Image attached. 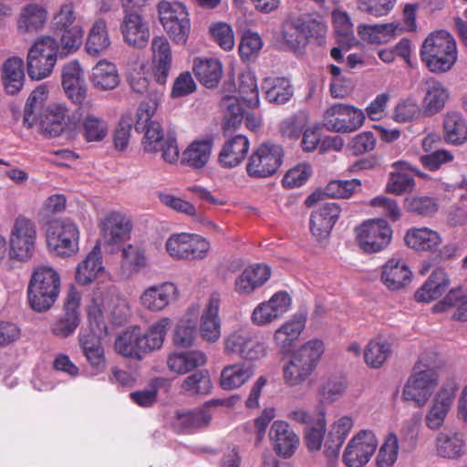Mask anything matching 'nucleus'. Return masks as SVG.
I'll list each match as a JSON object with an SVG mask.
<instances>
[{
    "mask_svg": "<svg viewBox=\"0 0 467 467\" xmlns=\"http://www.w3.org/2000/svg\"><path fill=\"white\" fill-rule=\"evenodd\" d=\"M58 54V41L49 36L36 39L26 54L27 75L32 80H42L50 77L54 71Z\"/></svg>",
    "mask_w": 467,
    "mask_h": 467,
    "instance_id": "obj_7",
    "label": "nucleus"
},
{
    "mask_svg": "<svg viewBox=\"0 0 467 467\" xmlns=\"http://www.w3.org/2000/svg\"><path fill=\"white\" fill-rule=\"evenodd\" d=\"M346 389L347 382L341 377L331 376L324 379L317 390L320 402L325 405H330L337 401L344 395Z\"/></svg>",
    "mask_w": 467,
    "mask_h": 467,
    "instance_id": "obj_55",
    "label": "nucleus"
},
{
    "mask_svg": "<svg viewBox=\"0 0 467 467\" xmlns=\"http://www.w3.org/2000/svg\"><path fill=\"white\" fill-rule=\"evenodd\" d=\"M403 28L398 23L360 25L358 36L362 40L371 44H385L401 34Z\"/></svg>",
    "mask_w": 467,
    "mask_h": 467,
    "instance_id": "obj_41",
    "label": "nucleus"
},
{
    "mask_svg": "<svg viewBox=\"0 0 467 467\" xmlns=\"http://www.w3.org/2000/svg\"><path fill=\"white\" fill-rule=\"evenodd\" d=\"M459 383L455 379L445 381L434 395L425 414V425L431 431L440 430L445 423L456 398Z\"/></svg>",
    "mask_w": 467,
    "mask_h": 467,
    "instance_id": "obj_17",
    "label": "nucleus"
},
{
    "mask_svg": "<svg viewBox=\"0 0 467 467\" xmlns=\"http://www.w3.org/2000/svg\"><path fill=\"white\" fill-rule=\"evenodd\" d=\"M427 88L422 99V110L426 116H432L441 111L450 97L448 88L435 79L426 82Z\"/></svg>",
    "mask_w": 467,
    "mask_h": 467,
    "instance_id": "obj_43",
    "label": "nucleus"
},
{
    "mask_svg": "<svg viewBox=\"0 0 467 467\" xmlns=\"http://www.w3.org/2000/svg\"><path fill=\"white\" fill-rule=\"evenodd\" d=\"M37 241L36 223L25 215H18L11 226L8 245L9 256L18 262L31 259L35 254Z\"/></svg>",
    "mask_w": 467,
    "mask_h": 467,
    "instance_id": "obj_9",
    "label": "nucleus"
},
{
    "mask_svg": "<svg viewBox=\"0 0 467 467\" xmlns=\"http://www.w3.org/2000/svg\"><path fill=\"white\" fill-rule=\"evenodd\" d=\"M151 64L149 67L150 75L156 82L164 85L170 74L172 63V53L168 39L163 36H154L150 44Z\"/></svg>",
    "mask_w": 467,
    "mask_h": 467,
    "instance_id": "obj_24",
    "label": "nucleus"
},
{
    "mask_svg": "<svg viewBox=\"0 0 467 467\" xmlns=\"http://www.w3.org/2000/svg\"><path fill=\"white\" fill-rule=\"evenodd\" d=\"M379 445L378 438L370 430H361L348 442L342 461L348 467H363L371 459Z\"/></svg>",
    "mask_w": 467,
    "mask_h": 467,
    "instance_id": "obj_18",
    "label": "nucleus"
},
{
    "mask_svg": "<svg viewBox=\"0 0 467 467\" xmlns=\"http://www.w3.org/2000/svg\"><path fill=\"white\" fill-rule=\"evenodd\" d=\"M340 215L336 202H324L313 211L310 217V231L318 242L326 241Z\"/></svg>",
    "mask_w": 467,
    "mask_h": 467,
    "instance_id": "obj_27",
    "label": "nucleus"
},
{
    "mask_svg": "<svg viewBox=\"0 0 467 467\" xmlns=\"http://www.w3.org/2000/svg\"><path fill=\"white\" fill-rule=\"evenodd\" d=\"M115 301L112 296L94 292L87 307L90 327L82 329L78 335L82 352L95 375L102 373L107 367L100 337L107 333V320L117 315Z\"/></svg>",
    "mask_w": 467,
    "mask_h": 467,
    "instance_id": "obj_1",
    "label": "nucleus"
},
{
    "mask_svg": "<svg viewBox=\"0 0 467 467\" xmlns=\"http://www.w3.org/2000/svg\"><path fill=\"white\" fill-rule=\"evenodd\" d=\"M200 306L192 304L184 317H182L177 324L173 333V343L182 348H189L192 346L197 337V327L194 319L187 317L191 315L195 317L199 314Z\"/></svg>",
    "mask_w": 467,
    "mask_h": 467,
    "instance_id": "obj_48",
    "label": "nucleus"
},
{
    "mask_svg": "<svg viewBox=\"0 0 467 467\" xmlns=\"http://www.w3.org/2000/svg\"><path fill=\"white\" fill-rule=\"evenodd\" d=\"M443 137L446 142L462 145L467 140V120L458 111H448L443 116Z\"/></svg>",
    "mask_w": 467,
    "mask_h": 467,
    "instance_id": "obj_46",
    "label": "nucleus"
},
{
    "mask_svg": "<svg viewBox=\"0 0 467 467\" xmlns=\"http://www.w3.org/2000/svg\"><path fill=\"white\" fill-rule=\"evenodd\" d=\"M164 249L173 260H202L209 253L210 243L199 234L179 233L167 238Z\"/></svg>",
    "mask_w": 467,
    "mask_h": 467,
    "instance_id": "obj_14",
    "label": "nucleus"
},
{
    "mask_svg": "<svg viewBox=\"0 0 467 467\" xmlns=\"http://www.w3.org/2000/svg\"><path fill=\"white\" fill-rule=\"evenodd\" d=\"M289 419L305 425L304 441L310 451H318L325 445L327 434V411L324 408L309 411L296 409L289 413Z\"/></svg>",
    "mask_w": 467,
    "mask_h": 467,
    "instance_id": "obj_12",
    "label": "nucleus"
},
{
    "mask_svg": "<svg viewBox=\"0 0 467 467\" xmlns=\"http://www.w3.org/2000/svg\"><path fill=\"white\" fill-rule=\"evenodd\" d=\"M213 140L210 137L192 141L183 150L182 162L194 170L202 169L211 159Z\"/></svg>",
    "mask_w": 467,
    "mask_h": 467,
    "instance_id": "obj_39",
    "label": "nucleus"
},
{
    "mask_svg": "<svg viewBox=\"0 0 467 467\" xmlns=\"http://www.w3.org/2000/svg\"><path fill=\"white\" fill-rule=\"evenodd\" d=\"M324 352L325 344L319 338L309 339L296 348L283 369L285 384L302 385L314 373Z\"/></svg>",
    "mask_w": 467,
    "mask_h": 467,
    "instance_id": "obj_5",
    "label": "nucleus"
},
{
    "mask_svg": "<svg viewBox=\"0 0 467 467\" xmlns=\"http://www.w3.org/2000/svg\"><path fill=\"white\" fill-rule=\"evenodd\" d=\"M249 140L244 135H235L227 140L219 153L218 162L225 169L238 166L245 158L249 150Z\"/></svg>",
    "mask_w": 467,
    "mask_h": 467,
    "instance_id": "obj_36",
    "label": "nucleus"
},
{
    "mask_svg": "<svg viewBox=\"0 0 467 467\" xmlns=\"http://www.w3.org/2000/svg\"><path fill=\"white\" fill-rule=\"evenodd\" d=\"M163 97V91L152 90L147 98L140 102L136 113L138 125L147 124L151 121V118L155 116L158 109L162 104Z\"/></svg>",
    "mask_w": 467,
    "mask_h": 467,
    "instance_id": "obj_62",
    "label": "nucleus"
},
{
    "mask_svg": "<svg viewBox=\"0 0 467 467\" xmlns=\"http://www.w3.org/2000/svg\"><path fill=\"white\" fill-rule=\"evenodd\" d=\"M391 345L384 337H379L371 339L364 349V359L368 366L379 368L389 358Z\"/></svg>",
    "mask_w": 467,
    "mask_h": 467,
    "instance_id": "obj_54",
    "label": "nucleus"
},
{
    "mask_svg": "<svg viewBox=\"0 0 467 467\" xmlns=\"http://www.w3.org/2000/svg\"><path fill=\"white\" fill-rule=\"evenodd\" d=\"M62 31L58 42V54L60 57H66L77 52L81 47L83 28L80 26H73Z\"/></svg>",
    "mask_w": 467,
    "mask_h": 467,
    "instance_id": "obj_60",
    "label": "nucleus"
},
{
    "mask_svg": "<svg viewBox=\"0 0 467 467\" xmlns=\"http://www.w3.org/2000/svg\"><path fill=\"white\" fill-rule=\"evenodd\" d=\"M145 125V133L141 140L144 151L155 153L161 150V143L166 140L161 125L158 121H150Z\"/></svg>",
    "mask_w": 467,
    "mask_h": 467,
    "instance_id": "obj_64",
    "label": "nucleus"
},
{
    "mask_svg": "<svg viewBox=\"0 0 467 467\" xmlns=\"http://www.w3.org/2000/svg\"><path fill=\"white\" fill-rule=\"evenodd\" d=\"M307 311L300 309L284 322L273 334L275 347L282 352L290 350L306 327Z\"/></svg>",
    "mask_w": 467,
    "mask_h": 467,
    "instance_id": "obj_25",
    "label": "nucleus"
},
{
    "mask_svg": "<svg viewBox=\"0 0 467 467\" xmlns=\"http://www.w3.org/2000/svg\"><path fill=\"white\" fill-rule=\"evenodd\" d=\"M221 108L225 111V117L229 119H233L234 124L244 120L245 126L253 130L261 126V117L253 113L244 112L239 104L238 99L235 97L223 98L221 102Z\"/></svg>",
    "mask_w": 467,
    "mask_h": 467,
    "instance_id": "obj_51",
    "label": "nucleus"
},
{
    "mask_svg": "<svg viewBox=\"0 0 467 467\" xmlns=\"http://www.w3.org/2000/svg\"><path fill=\"white\" fill-rule=\"evenodd\" d=\"M2 79L6 93L17 94L26 80L24 60L16 56L7 58L2 66Z\"/></svg>",
    "mask_w": 467,
    "mask_h": 467,
    "instance_id": "obj_40",
    "label": "nucleus"
},
{
    "mask_svg": "<svg viewBox=\"0 0 467 467\" xmlns=\"http://www.w3.org/2000/svg\"><path fill=\"white\" fill-rule=\"evenodd\" d=\"M238 93L240 99L250 108L259 106V92L255 76L253 72L246 70L239 75Z\"/></svg>",
    "mask_w": 467,
    "mask_h": 467,
    "instance_id": "obj_58",
    "label": "nucleus"
},
{
    "mask_svg": "<svg viewBox=\"0 0 467 467\" xmlns=\"http://www.w3.org/2000/svg\"><path fill=\"white\" fill-rule=\"evenodd\" d=\"M450 280L443 269L434 270L426 282L416 291L418 302H430L439 298L448 288Z\"/></svg>",
    "mask_w": 467,
    "mask_h": 467,
    "instance_id": "obj_44",
    "label": "nucleus"
},
{
    "mask_svg": "<svg viewBox=\"0 0 467 467\" xmlns=\"http://www.w3.org/2000/svg\"><path fill=\"white\" fill-rule=\"evenodd\" d=\"M282 36L285 43L291 49L305 47L307 43L302 25V18L288 19L283 24Z\"/></svg>",
    "mask_w": 467,
    "mask_h": 467,
    "instance_id": "obj_59",
    "label": "nucleus"
},
{
    "mask_svg": "<svg viewBox=\"0 0 467 467\" xmlns=\"http://www.w3.org/2000/svg\"><path fill=\"white\" fill-rule=\"evenodd\" d=\"M171 326V318L162 317L145 330L139 326L130 327L117 337L115 350L123 357L140 360L162 348Z\"/></svg>",
    "mask_w": 467,
    "mask_h": 467,
    "instance_id": "obj_2",
    "label": "nucleus"
},
{
    "mask_svg": "<svg viewBox=\"0 0 467 467\" xmlns=\"http://www.w3.org/2000/svg\"><path fill=\"white\" fill-rule=\"evenodd\" d=\"M254 373V367L245 362L229 364L221 371L220 386L226 390L236 389L245 384Z\"/></svg>",
    "mask_w": 467,
    "mask_h": 467,
    "instance_id": "obj_42",
    "label": "nucleus"
},
{
    "mask_svg": "<svg viewBox=\"0 0 467 467\" xmlns=\"http://www.w3.org/2000/svg\"><path fill=\"white\" fill-rule=\"evenodd\" d=\"M60 292V276L51 266L39 265L32 273L27 286V300L36 312L48 310Z\"/></svg>",
    "mask_w": 467,
    "mask_h": 467,
    "instance_id": "obj_6",
    "label": "nucleus"
},
{
    "mask_svg": "<svg viewBox=\"0 0 467 467\" xmlns=\"http://www.w3.org/2000/svg\"><path fill=\"white\" fill-rule=\"evenodd\" d=\"M47 245L57 256L67 258L78 254L79 250L78 226L69 221H55L47 231Z\"/></svg>",
    "mask_w": 467,
    "mask_h": 467,
    "instance_id": "obj_10",
    "label": "nucleus"
},
{
    "mask_svg": "<svg viewBox=\"0 0 467 467\" xmlns=\"http://www.w3.org/2000/svg\"><path fill=\"white\" fill-rule=\"evenodd\" d=\"M89 81L98 90H113L120 82L117 66L107 59L99 60L91 68Z\"/></svg>",
    "mask_w": 467,
    "mask_h": 467,
    "instance_id": "obj_35",
    "label": "nucleus"
},
{
    "mask_svg": "<svg viewBox=\"0 0 467 467\" xmlns=\"http://www.w3.org/2000/svg\"><path fill=\"white\" fill-rule=\"evenodd\" d=\"M292 304L293 300L289 293L275 292L268 300L254 307L251 314V321L257 327L268 326L290 311Z\"/></svg>",
    "mask_w": 467,
    "mask_h": 467,
    "instance_id": "obj_20",
    "label": "nucleus"
},
{
    "mask_svg": "<svg viewBox=\"0 0 467 467\" xmlns=\"http://www.w3.org/2000/svg\"><path fill=\"white\" fill-rule=\"evenodd\" d=\"M47 20V11L37 4L24 6L17 17V28L22 33H34L41 30Z\"/></svg>",
    "mask_w": 467,
    "mask_h": 467,
    "instance_id": "obj_45",
    "label": "nucleus"
},
{
    "mask_svg": "<svg viewBox=\"0 0 467 467\" xmlns=\"http://www.w3.org/2000/svg\"><path fill=\"white\" fill-rule=\"evenodd\" d=\"M436 454L447 460H458L466 452V438L463 432L449 429L440 431L434 440Z\"/></svg>",
    "mask_w": 467,
    "mask_h": 467,
    "instance_id": "obj_28",
    "label": "nucleus"
},
{
    "mask_svg": "<svg viewBox=\"0 0 467 467\" xmlns=\"http://www.w3.org/2000/svg\"><path fill=\"white\" fill-rule=\"evenodd\" d=\"M263 89L269 102L284 104L293 95L290 81L285 78H266L263 82Z\"/></svg>",
    "mask_w": 467,
    "mask_h": 467,
    "instance_id": "obj_53",
    "label": "nucleus"
},
{
    "mask_svg": "<svg viewBox=\"0 0 467 467\" xmlns=\"http://www.w3.org/2000/svg\"><path fill=\"white\" fill-rule=\"evenodd\" d=\"M284 149L272 142L260 144L248 158L246 172L254 179L267 178L275 174L283 163Z\"/></svg>",
    "mask_w": 467,
    "mask_h": 467,
    "instance_id": "obj_16",
    "label": "nucleus"
},
{
    "mask_svg": "<svg viewBox=\"0 0 467 467\" xmlns=\"http://www.w3.org/2000/svg\"><path fill=\"white\" fill-rule=\"evenodd\" d=\"M206 360L205 353L201 350L175 352L168 357L167 366L174 373L186 374L198 367L203 366Z\"/></svg>",
    "mask_w": 467,
    "mask_h": 467,
    "instance_id": "obj_47",
    "label": "nucleus"
},
{
    "mask_svg": "<svg viewBox=\"0 0 467 467\" xmlns=\"http://www.w3.org/2000/svg\"><path fill=\"white\" fill-rule=\"evenodd\" d=\"M436 366L437 357L434 352H424L420 355L412 374L404 385L402 398L405 400L412 401L420 408L426 405L438 385Z\"/></svg>",
    "mask_w": 467,
    "mask_h": 467,
    "instance_id": "obj_4",
    "label": "nucleus"
},
{
    "mask_svg": "<svg viewBox=\"0 0 467 467\" xmlns=\"http://www.w3.org/2000/svg\"><path fill=\"white\" fill-rule=\"evenodd\" d=\"M147 265V258L140 248L128 245L122 250L119 274L123 278H130Z\"/></svg>",
    "mask_w": 467,
    "mask_h": 467,
    "instance_id": "obj_52",
    "label": "nucleus"
},
{
    "mask_svg": "<svg viewBox=\"0 0 467 467\" xmlns=\"http://www.w3.org/2000/svg\"><path fill=\"white\" fill-rule=\"evenodd\" d=\"M270 275V267L265 265L248 266L236 278L234 289L239 295H250L267 282Z\"/></svg>",
    "mask_w": 467,
    "mask_h": 467,
    "instance_id": "obj_37",
    "label": "nucleus"
},
{
    "mask_svg": "<svg viewBox=\"0 0 467 467\" xmlns=\"http://www.w3.org/2000/svg\"><path fill=\"white\" fill-rule=\"evenodd\" d=\"M357 245L366 254L385 250L392 240L393 231L384 219H370L355 228Z\"/></svg>",
    "mask_w": 467,
    "mask_h": 467,
    "instance_id": "obj_13",
    "label": "nucleus"
},
{
    "mask_svg": "<svg viewBox=\"0 0 467 467\" xmlns=\"http://www.w3.org/2000/svg\"><path fill=\"white\" fill-rule=\"evenodd\" d=\"M158 10L161 24L171 40L177 45L186 44L191 23L185 5L178 1H161Z\"/></svg>",
    "mask_w": 467,
    "mask_h": 467,
    "instance_id": "obj_11",
    "label": "nucleus"
},
{
    "mask_svg": "<svg viewBox=\"0 0 467 467\" xmlns=\"http://www.w3.org/2000/svg\"><path fill=\"white\" fill-rule=\"evenodd\" d=\"M212 382L207 370H200L188 376L182 384V389L185 393L207 394L212 389Z\"/></svg>",
    "mask_w": 467,
    "mask_h": 467,
    "instance_id": "obj_63",
    "label": "nucleus"
},
{
    "mask_svg": "<svg viewBox=\"0 0 467 467\" xmlns=\"http://www.w3.org/2000/svg\"><path fill=\"white\" fill-rule=\"evenodd\" d=\"M405 243L408 247L417 252H436L441 244V234L429 227H413L407 231Z\"/></svg>",
    "mask_w": 467,
    "mask_h": 467,
    "instance_id": "obj_33",
    "label": "nucleus"
},
{
    "mask_svg": "<svg viewBox=\"0 0 467 467\" xmlns=\"http://www.w3.org/2000/svg\"><path fill=\"white\" fill-rule=\"evenodd\" d=\"M193 72L199 81L207 88L217 86L223 76L222 63L213 57H196Z\"/></svg>",
    "mask_w": 467,
    "mask_h": 467,
    "instance_id": "obj_49",
    "label": "nucleus"
},
{
    "mask_svg": "<svg viewBox=\"0 0 467 467\" xmlns=\"http://www.w3.org/2000/svg\"><path fill=\"white\" fill-rule=\"evenodd\" d=\"M434 313L451 312V318L467 321V289L459 287L450 290L446 296L436 303Z\"/></svg>",
    "mask_w": 467,
    "mask_h": 467,
    "instance_id": "obj_38",
    "label": "nucleus"
},
{
    "mask_svg": "<svg viewBox=\"0 0 467 467\" xmlns=\"http://www.w3.org/2000/svg\"><path fill=\"white\" fill-rule=\"evenodd\" d=\"M221 296L213 293L207 299L199 321V333L202 340L215 343L222 335V324L219 317Z\"/></svg>",
    "mask_w": 467,
    "mask_h": 467,
    "instance_id": "obj_23",
    "label": "nucleus"
},
{
    "mask_svg": "<svg viewBox=\"0 0 467 467\" xmlns=\"http://www.w3.org/2000/svg\"><path fill=\"white\" fill-rule=\"evenodd\" d=\"M211 419L212 415L205 408L193 410H181L177 412L173 424L175 428L185 431L206 426Z\"/></svg>",
    "mask_w": 467,
    "mask_h": 467,
    "instance_id": "obj_56",
    "label": "nucleus"
},
{
    "mask_svg": "<svg viewBox=\"0 0 467 467\" xmlns=\"http://www.w3.org/2000/svg\"><path fill=\"white\" fill-rule=\"evenodd\" d=\"M365 119L361 109L347 103H334L325 110L322 123L328 131L351 133L360 129Z\"/></svg>",
    "mask_w": 467,
    "mask_h": 467,
    "instance_id": "obj_15",
    "label": "nucleus"
},
{
    "mask_svg": "<svg viewBox=\"0 0 467 467\" xmlns=\"http://www.w3.org/2000/svg\"><path fill=\"white\" fill-rule=\"evenodd\" d=\"M82 135L88 142L103 140L109 132V125L105 119L92 113L87 114L81 122Z\"/></svg>",
    "mask_w": 467,
    "mask_h": 467,
    "instance_id": "obj_57",
    "label": "nucleus"
},
{
    "mask_svg": "<svg viewBox=\"0 0 467 467\" xmlns=\"http://www.w3.org/2000/svg\"><path fill=\"white\" fill-rule=\"evenodd\" d=\"M400 453H410L400 442L398 434L394 431L389 432L379 449L376 457L377 467H393Z\"/></svg>",
    "mask_w": 467,
    "mask_h": 467,
    "instance_id": "obj_50",
    "label": "nucleus"
},
{
    "mask_svg": "<svg viewBox=\"0 0 467 467\" xmlns=\"http://www.w3.org/2000/svg\"><path fill=\"white\" fill-rule=\"evenodd\" d=\"M179 297L177 285L165 281L146 286L140 295L139 304L144 310L157 314L174 305Z\"/></svg>",
    "mask_w": 467,
    "mask_h": 467,
    "instance_id": "obj_19",
    "label": "nucleus"
},
{
    "mask_svg": "<svg viewBox=\"0 0 467 467\" xmlns=\"http://www.w3.org/2000/svg\"><path fill=\"white\" fill-rule=\"evenodd\" d=\"M123 41L130 47L143 48L150 39V27L145 19L136 12H124L119 26Z\"/></svg>",
    "mask_w": 467,
    "mask_h": 467,
    "instance_id": "obj_26",
    "label": "nucleus"
},
{
    "mask_svg": "<svg viewBox=\"0 0 467 467\" xmlns=\"http://www.w3.org/2000/svg\"><path fill=\"white\" fill-rule=\"evenodd\" d=\"M411 276L410 269L401 258H390L381 268V281L389 290L396 291L405 287L410 284Z\"/></svg>",
    "mask_w": 467,
    "mask_h": 467,
    "instance_id": "obj_30",
    "label": "nucleus"
},
{
    "mask_svg": "<svg viewBox=\"0 0 467 467\" xmlns=\"http://www.w3.org/2000/svg\"><path fill=\"white\" fill-rule=\"evenodd\" d=\"M105 272L102 262L100 246L97 244L92 250L79 262L76 267V281L82 285L93 283L99 276Z\"/></svg>",
    "mask_w": 467,
    "mask_h": 467,
    "instance_id": "obj_34",
    "label": "nucleus"
},
{
    "mask_svg": "<svg viewBox=\"0 0 467 467\" xmlns=\"http://www.w3.org/2000/svg\"><path fill=\"white\" fill-rule=\"evenodd\" d=\"M354 427V419L349 415L337 416L327 429L324 454L328 458L337 457L345 441Z\"/></svg>",
    "mask_w": 467,
    "mask_h": 467,
    "instance_id": "obj_29",
    "label": "nucleus"
},
{
    "mask_svg": "<svg viewBox=\"0 0 467 467\" xmlns=\"http://www.w3.org/2000/svg\"><path fill=\"white\" fill-rule=\"evenodd\" d=\"M420 425L421 417L419 414H414L402 422L398 436L407 451L411 452L416 448Z\"/></svg>",
    "mask_w": 467,
    "mask_h": 467,
    "instance_id": "obj_61",
    "label": "nucleus"
},
{
    "mask_svg": "<svg viewBox=\"0 0 467 467\" xmlns=\"http://www.w3.org/2000/svg\"><path fill=\"white\" fill-rule=\"evenodd\" d=\"M40 127L44 134L56 138L66 134L71 137L76 124L71 121L67 108L63 104L49 105L40 119Z\"/></svg>",
    "mask_w": 467,
    "mask_h": 467,
    "instance_id": "obj_21",
    "label": "nucleus"
},
{
    "mask_svg": "<svg viewBox=\"0 0 467 467\" xmlns=\"http://www.w3.org/2000/svg\"><path fill=\"white\" fill-rule=\"evenodd\" d=\"M420 56L422 63L431 72L438 74L448 72L458 59L456 40L447 30H434L423 40Z\"/></svg>",
    "mask_w": 467,
    "mask_h": 467,
    "instance_id": "obj_3",
    "label": "nucleus"
},
{
    "mask_svg": "<svg viewBox=\"0 0 467 467\" xmlns=\"http://www.w3.org/2000/svg\"><path fill=\"white\" fill-rule=\"evenodd\" d=\"M223 352L227 356L237 355L247 361H256L267 356L268 345L254 337L246 327H238L225 334Z\"/></svg>",
    "mask_w": 467,
    "mask_h": 467,
    "instance_id": "obj_8",
    "label": "nucleus"
},
{
    "mask_svg": "<svg viewBox=\"0 0 467 467\" xmlns=\"http://www.w3.org/2000/svg\"><path fill=\"white\" fill-rule=\"evenodd\" d=\"M270 440L274 442L277 453L284 458L291 457L299 445V438L287 422L275 420L269 432Z\"/></svg>",
    "mask_w": 467,
    "mask_h": 467,
    "instance_id": "obj_32",
    "label": "nucleus"
},
{
    "mask_svg": "<svg viewBox=\"0 0 467 467\" xmlns=\"http://www.w3.org/2000/svg\"><path fill=\"white\" fill-rule=\"evenodd\" d=\"M99 228L104 243L115 245L128 239L131 224L125 213L111 210L99 217Z\"/></svg>",
    "mask_w": 467,
    "mask_h": 467,
    "instance_id": "obj_22",
    "label": "nucleus"
},
{
    "mask_svg": "<svg viewBox=\"0 0 467 467\" xmlns=\"http://www.w3.org/2000/svg\"><path fill=\"white\" fill-rule=\"evenodd\" d=\"M110 46L111 40L107 21L102 17L96 18L87 34L84 46L86 53L92 57H98L105 54Z\"/></svg>",
    "mask_w": 467,
    "mask_h": 467,
    "instance_id": "obj_31",
    "label": "nucleus"
}]
</instances>
